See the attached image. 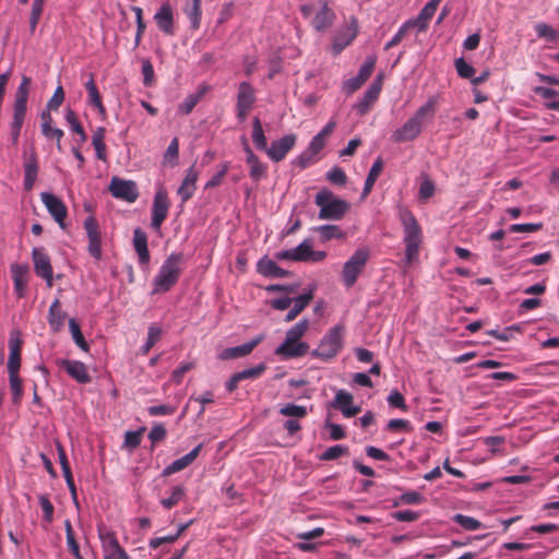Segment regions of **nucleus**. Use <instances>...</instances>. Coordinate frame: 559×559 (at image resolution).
Listing matches in <instances>:
<instances>
[{
	"label": "nucleus",
	"instance_id": "f257e3e1",
	"mask_svg": "<svg viewBox=\"0 0 559 559\" xmlns=\"http://www.w3.org/2000/svg\"><path fill=\"white\" fill-rule=\"evenodd\" d=\"M437 106V96L429 97L402 127L392 133V141L395 143H405L416 140L420 135L425 124L435 117Z\"/></svg>",
	"mask_w": 559,
	"mask_h": 559
},
{
	"label": "nucleus",
	"instance_id": "f03ea898",
	"mask_svg": "<svg viewBox=\"0 0 559 559\" xmlns=\"http://www.w3.org/2000/svg\"><path fill=\"white\" fill-rule=\"evenodd\" d=\"M399 217L403 226V241L406 247L405 263L408 265L418 260L419 247L423 242V231L420 225L409 210L401 209Z\"/></svg>",
	"mask_w": 559,
	"mask_h": 559
},
{
	"label": "nucleus",
	"instance_id": "7ed1b4c3",
	"mask_svg": "<svg viewBox=\"0 0 559 559\" xmlns=\"http://www.w3.org/2000/svg\"><path fill=\"white\" fill-rule=\"evenodd\" d=\"M181 262L182 253L173 252L167 257L154 277V294L166 293L178 282L182 271Z\"/></svg>",
	"mask_w": 559,
	"mask_h": 559
},
{
	"label": "nucleus",
	"instance_id": "20e7f679",
	"mask_svg": "<svg viewBox=\"0 0 559 559\" xmlns=\"http://www.w3.org/2000/svg\"><path fill=\"white\" fill-rule=\"evenodd\" d=\"M314 203L320 207L319 218L325 221H340L350 209V204L334 195L329 189H322L314 198Z\"/></svg>",
	"mask_w": 559,
	"mask_h": 559
},
{
	"label": "nucleus",
	"instance_id": "39448f33",
	"mask_svg": "<svg viewBox=\"0 0 559 559\" xmlns=\"http://www.w3.org/2000/svg\"><path fill=\"white\" fill-rule=\"evenodd\" d=\"M29 85L31 78L24 75L15 93L13 120L11 122V139L14 145L19 142L21 129L26 116Z\"/></svg>",
	"mask_w": 559,
	"mask_h": 559
},
{
	"label": "nucleus",
	"instance_id": "423d86ee",
	"mask_svg": "<svg viewBox=\"0 0 559 559\" xmlns=\"http://www.w3.org/2000/svg\"><path fill=\"white\" fill-rule=\"evenodd\" d=\"M344 326L331 328L321 338L319 346L311 352V356L328 361L336 357L343 348Z\"/></svg>",
	"mask_w": 559,
	"mask_h": 559
},
{
	"label": "nucleus",
	"instance_id": "0eeeda50",
	"mask_svg": "<svg viewBox=\"0 0 559 559\" xmlns=\"http://www.w3.org/2000/svg\"><path fill=\"white\" fill-rule=\"evenodd\" d=\"M369 249L361 248L356 250L349 260L344 264L342 271L343 283L346 287H353L358 276L364 271L369 260Z\"/></svg>",
	"mask_w": 559,
	"mask_h": 559
},
{
	"label": "nucleus",
	"instance_id": "6e6552de",
	"mask_svg": "<svg viewBox=\"0 0 559 559\" xmlns=\"http://www.w3.org/2000/svg\"><path fill=\"white\" fill-rule=\"evenodd\" d=\"M170 207V201L166 189L160 186L153 200L152 205V222L151 225L154 229H159L164 221L167 218Z\"/></svg>",
	"mask_w": 559,
	"mask_h": 559
},
{
	"label": "nucleus",
	"instance_id": "1a4fd4ad",
	"mask_svg": "<svg viewBox=\"0 0 559 559\" xmlns=\"http://www.w3.org/2000/svg\"><path fill=\"white\" fill-rule=\"evenodd\" d=\"M109 192L116 199L133 203L139 198L136 183L132 180H124L119 177H112L109 185Z\"/></svg>",
	"mask_w": 559,
	"mask_h": 559
},
{
	"label": "nucleus",
	"instance_id": "9d476101",
	"mask_svg": "<svg viewBox=\"0 0 559 559\" xmlns=\"http://www.w3.org/2000/svg\"><path fill=\"white\" fill-rule=\"evenodd\" d=\"M296 141V134H286L281 139L273 141L271 146L266 147L265 153L271 160L278 163L283 160L286 155L294 148Z\"/></svg>",
	"mask_w": 559,
	"mask_h": 559
},
{
	"label": "nucleus",
	"instance_id": "9b49d317",
	"mask_svg": "<svg viewBox=\"0 0 559 559\" xmlns=\"http://www.w3.org/2000/svg\"><path fill=\"white\" fill-rule=\"evenodd\" d=\"M40 200L45 204L48 213L59 224L60 227H64V219L68 215V209L63 201L49 192H41Z\"/></svg>",
	"mask_w": 559,
	"mask_h": 559
},
{
	"label": "nucleus",
	"instance_id": "f8f14e48",
	"mask_svg": "<svg viewBox=\"0 0 559 559\" xmlns=\"http://www.w3.org/2000/svg\"><path fill=\"white\" fill-rule=\"evenodd\" d=\"M57 366L81 384L92 381L86 365L80 360L59 359L57 360Z\"/></svg>",
	"mask_w": 559,
	"mask_h": 559
},
{
	"label": "nucleus",
	"instance_id": "ddd939ff",
	"mask_svg": "<svg viewBox=\"0 0 559 559\" xmlns=\"http://www.w3.org/2000/svg\"><path fill=\"white\" fill-rule=\"evenodd\" d=\"M84 228L88 238V252L92 257L99 260L102 258V239L96 218L88 216L84 221Z\"/></svg>",
	"mask_w": 559,
	"mask_h": 559
},
{
	"label": "nucleus",
	"instance_id": "4468645a",
	"mask_svg": "<svg viewBox=\"0 0 559 559\" xmlns=\"http://www.w3.org/2000/svg\"><path fill=\"white\" fill-rule=\"evenodd\" d=\"M23 340L19 330H12L9 337L10 355L8 359L9 373H19Z\"/></svg>",
	"mask_w": 559,
	"mask_h": 559
},
{
	"label": "nucleus",
	"instance_id": "2eb2a0df",
	"mask_svg": "<svg viewBox=\"0 0 559 559\" xmlns=\"http://www.w3.org/2000/svg\"><path fill=\"white\" fill-rule=\"evenodd\" d=\"M36 274L46 280L49 287L52 286V267L50 259L44 248H35L32 252Z\"/></svg>",
	"mask_w": 559,
	"mask_h": 559
},
{
	"label": "nucleus",
	"instance_id": "dca6fc26",
	"mask_svg": "<svg viewBox=\"0 0 559 559\" xmlns=\"http://www.w3.org/2000/svg\"><path fill=\"white\" fill-rule=\"evenodd\" d=\"M383 84V76L379 74L372 84L365 92L364 97L356 104L355 108L360 116H365L378 99Z\"/></svg>",
	"mask_w": 559,
	"mask_h": 559
},
{
	"label": "nucleus",
	"instance_id": "f3484780",
	"mask_svg": "<svg viewBox=\"0 0 559 559\" xmlns=\"http://www.w3.org/2000/svg\"><path fill=\"white\" fill-rule=\"evenodd\" d=\"M358 34V24L357 20L355 17L350 19L349 24L343 28L340 29L334 38H333V52L340 53L344 48H346L357 36Z\"/></svg>",
	"mask_w": 559,
	"mask_h": 559
},
{
	"label": "nucleus",
	"instance_id": "a211bd4d",
	"mask_svg": "<svg viewBox=\"0 0 559 559\" xmlns=\"http://www.w3.org/2000/svg\"><path fill=\"white\" fill-rule=\"evenodd\" d=\"M335 19V13L329 7V2L322 0L320 8L316 11L313 17L311 19L310 24L316 31L323 32L334 24Z\"/></svg>",
	"mask_w": 559,
	"mask_h": 559
},
{
	"label": "nucleus",
	"instance_id": "6ab92c4d",
	"mask_svg": "<svg viewBox=\"0 0 559 559\" xmlns=\"http://www.w3.org/2000/svg\"><path fill=\"white\" fill-rule=\"evenodd\" d=\"M264 340V334H259L250 342L239 346L228 347L222 350L218 358L222 360H230L240 357H246L252 353V350Z\"/></svg>",
	"mask_w": 559,
	"mask_h": 559
},
{
	"label": "nucleus",
	"instance_id": "aec40b11",
	"mask_svg": "<svg viewBox=\"0 0 559 559\" xmlns=\"http://www.w3.org/2000/svg\"><path fill=\"white\" fill-rule=\"evenodd\" d=\"M353 400L354 397L349 392L343 389L337 390L332 402V407L341 411L342 414L347 418L354 417L359 414L361 409L359 406L353 405Z\"/></svg>",
	"mask_w": 559,
	"mask_h": 559
},
{
	"label": "nucleus",
	"instance_id": "412c9836",
	"mask_svg": "<svg viewBox=\"0 0 559 559\" xmlns=\"http://www.w3.org/2000/svg\"><path fill=\"white\" fill-rule=\"evenodd\" d=\"M309 350V344L306 342L290 343L285 337L284 342L275 349V355L283 359H293L304 357Z\"/></svg>",
	"mask_w": 559,
	"mask_h": 559
},
{
	"label": "nucleus",
	"instance_id": "4be33fe9",
	"mask_svg": "<svg viewBox=\"0 0 559 559\" xmlns=\"http://www.w3.org/2000/svg\"><path fill=\"white\" fill-rule=\"evenodd\" d=\"M293 251L296 262H320L326 257L324 251H314L309 239L304 240Z\"/></svg>",
	"mask_w": 559,
	"mask_h": 559
},
{
	"label": "nucleus",
	"instance_id": "5701e85b",
	"mask_svg": "<svg viewBox=\"0 0 559 559\" xmlns=\"http://www.w3.org/2000/svg\"><path fill=\"white\" fill-rule=\"evenodd\" d=\"M154 20L159 31L166 35L175 34L173 8L168 2L159 8L154 15Z\"/></svg>",
	"mask_w": 559,
	"mask_h": 559
},
{
	"label": "nucleus",
	"instance_id": "b1692460",
	"mask_svg": "<svg viewBox=\"0 0 559 559\" xmlns=\"http://www.w3.org/2000/svg\"><path fill=\"white\" fill-rule=\"evenodd\" d=\"M198 177L199 173L197 171L194 165L187 169L185 178L177 190V193L180 197L182 203H186L194 194Z\"/></svg>",
	"mask_w": 559,
	"mask_h": 559
},
{
	"label": "nucleus",
	"instance_id": "393cba45",
	"mask_svg": "<svg viewBox=\"0 0 559 559\" xmlns=\"http://www.w3.org/2000/svg\"><path fill=\"white\" fill-rule=\"evenodd\" d=\"M24 189L31 191L37 179L39 171L37 153L32 151L31 154L24 159Z\"/></svg>",
	"mask_w": 559,
	"mask_h": 559
},
{
	"label": "nucleus",
	"instance_id": "a878e982",
	"mask_svg": "<svg viewBox=\"0 0 559 559\" xmlns=\"http://www.w3.org/2000/svg\"><path fill=\"white\" fill-rule=\"evenodd\" d=\"M441 0H430L428 1L425 7L421 9L419 14L415 20L407 21L411 23L412 27H417L418 31L424 32L427 29L428 24L432 16L435 15Z\"/></svg>",
	"mask_w": 559,
	"mask_h": 559
},
{
	"label": "nucleus",
	"instance_id": "bb28decb",
	"mask_svg": "<svg viewBox=\"0 0 559 559\" xmlns=\"http://www.w3.org/2000/svg\"><path fill=\"white\" fill-rule=\"evenodd\" d=\"M202 447H203V444L200 443L194 449H192L188 454L183 455L180 459L175 460L171 464H169L168 466H166L163 469L162 475L169 476V475L178 473V472L185 469L186 467H188L189 465H191L194 462V460L198 457V455L200 454Z\"/></svg>",
	"mask_w": 559,
	"mask_h": 559
},
{
	"label": "nucleus",
	"instance_id": "cd10ccee",
	"mask_svg": "<svg viewBox=\"0 0 559 559\" xmlns=\"http://www.w3.org/2000/svg\"><path fill=\"white\" fill-rule=\"evenodd\" d=\"M11 273L14 283V292L17 298L25 297L28 282V267L23 264H12Z\"/></svg>",
	"mask_w": 559,
	"mask_h": 559
},
{
	"label": "nucleus",
	"instance_id": "c85d7f7f",
	"mask_svg": "<svg viewBox=\"0 0 559 559\" xmlns=\"http://www.w3.org/2000/svg\"><path fill=\"white\" fill-rule=\"evenodd\" d=\"M257 271L265 277L284 278L290 275L289 271L280 267L273 260L267 257H263L258 261Z\"/></svg>",
	"mask_w": 559,
	"mask_h": 559
},
{
	"label": "nucleus",
	"instance_id": "c756f323",
	"mask_svg": "<svg viewBox=\"0 0 559 559\" xmlns=\"http://www.w3.org/2000/svg\"><path fill=\"white\" fill-rule=\"evenodd\" d=\"M133 246L138 254L140 265L147 266L151 261L147 248V235L140 228L134 230Z\"/></svg>",
	"mask_w": 559,
	"mask_h": 559
},
{
	"label": "nucleus",
	"instance_id": "7c9ffc66",
	"mask_svg": "<svg viewBox=\"0 0 559 559\" xmlns=\"http://www.w3.org/2000/svg\"><path fill=\"white\" fill-rule=\"evenodd\" d=\"M98 534L105 555L115 556L121 550H123L114 532L109 530L99 528Z\"/></svg>",
	"mask_w": 559,
	"mask_h": 559
},
{
	"label": "nucleus",
	"instance_id": "2f4dec72",
	"mask_svg": "<svg viewBox=\"0 0 559 559\" xmlns=\"http://www.w3.org/2000/svg\"><path fill=\"white\" fill-rule=\"evenodd\" d=\"M255 100L254 87L246 81L239 83L236 105L253 108Z\"/></svg>",
	"mask_w": 559,
	"mask_h": 559
},
{
	"label": "nucleus",
	"instance_id": "473e14b6",
	"mask_svg": "<svg viewBox=\"0 0 559 559\" xmlns=\"http://www.w3.org/2000/svg\"><path fill=\"white\" fill-rule=\"evenodd\" d=\"M40 120L41 133L48 139H56V142H60L64 133L61 129L51 126L53 120L48 110L41 111Z\"/></svg>",
	"mask_w": 559,
	"mask_h": 559
},
{
	"label": "nucleus",
	"instance_id": "72a5a7b5",
	"mask_svg": "<svg viewBox=\"0 0 559 559\" xmlns=\"http://www.w3.org/2000/svg\"><path fill=\"white\" fill-rule=\"evenodd\" d=\"M66 313L61 310L59 299H55L48 311V322L53 331H58L64 322Z\"/></svg>",
	"mask_w": 559,
	"mask_h": 559
},
{
	"label": "nucleus",
	"instance_id": "f704fd0d",
	"mask_svg": "<svg viewBox=\"0 0 559 559\" xmlns=\"http://www.w3.org/2000/svg\"><path fill=\"white\" fill-rule=\"evenodd\" d=\"M85 88L88 95V103L96 107L100 115H105L106 108L102 102V96L97 90L93 75H91V79L85 83Z\"/></svg>",
	"mask_w": 559,
	"mask_h": 559
},
{
	"label": "nucleus",
	"instance_id": "c9c22d12",
	"mask_svg": "<svg viewBox=\"0 0 559 559\" xmlns=\"http://www.w3.org/2000/svg\"><path fill=\"white\" fill-rule=\"evenodd\" d=\"M382 169H383V160H382L381 157H378L374 160V163L372 164V166H371V168L369 170V174H368V176L366 178L364 190H362V195L364 197H367L371 192V190H372V188H373L378 177L380 176Z\"/></svg>",
	"mask_w": 559,
	"mask_h": 559
},
{
	"label": "nucleus",
	"instance_id": "e433bc0d",
	"mask_svg": "<svg viewBox=\"0 0 559 559\" xmlns=\"http://www.w3.org/2000/svg\"><path fill=\"white\" fill-rule=\"evenodd\" d=\"M183 12L191 22V27L198 29L201 25L202 9L201 3L187 1L183 7Z\"/></svg>",
	"mask_w": 559,
	"mask_h": 559
},
{
	"label": "nucleus",
	"instance_id": "4c0bfd02",
	"mask_svg": "<svg viewBox=\"0 0 559 559\" xmlns=\"http://www.w3.org/2000/svg\"><path fill=\"white\" fill-rule=\"evenodd\" d=\"M106 129L103 127L97 128L92 136V144L96 152V157L99 160H106V144L104 142Z\"/></svg>",
	"mask_w": 559,
	"mask_h": 559
},
{
	"label": "nucleus",
	"instance_id": "58836bf2",
	"mask_svg": "<svg viewBox=\"0 0 559 559\" xmlns=\"http://www.w3.org/2000/svg\"><path fill=\"white\" fill-rule=\"evenodd\" d=\"M252 141L258 150L265 152L267 147V140L264 134L262 123L258 117H254L252 121Z\"/></svg>",
	"mask_w": 559,
	"mask_h": 559
},
{
	"label": "nucleus",
	"instance_id": "ea45409f",
	"mask_svg": "<svg viewBox=\"0 0 559 559\" xmlns=\"http://www.w3.org/2000/svg\"><path fill=\"white\" fill-rule=\"evenodd\" d=\"M308 329L309 321L307 319H302L286 332L285 337L288 338L290 343L301 342V338L304 337Z\"/></svg>",
	"mask_w": 559,
	"mask_h": 559
},
{
	"label": "nucleus",
	"instance_id": "a19ab883",
	"mask_svg": "<svg viewBox=\"0 0 559 559\" xmlns=\"http://www.w3.org/2000/svg\"><path fill=\"white\" fill-rule=\"evenodd\" d=\"M247 165L250 169L249 176L253 181L259 182L260 180L266 178L267 166L266 164L262 163L259 157L248 163Z\"/></svg>",
	"mask_w": 559,
	"mask_h": 559
},
{
	"label": "nucleus",
	"instance_id": "79ce46f5",
	"mask_svg": "<svg viewBox=\"0 0 559 559\" xmlns=\"http://www.w3.org/2000/svg\"><path fill=\"white\" fill-rule=\"evenodd\" d=\"M69 328H70V332H71V335H72V338H73L74 343L83 352L87 353L90 350V345L85 341L84 335H83V333L81 331V328H80V325H79V323L76 322L75 319H70L69 320Z\"/></svg>",
	"mask_w": 559,
	"mask_h": 559
},
{
	"label": "nucleus",
	"instance_id": "37998d69",
	"mask_svg": "<svg viewBox=\"0 0 559 559\" xmlns=\"http://www.w3.org/2000/svg\"><path fill=\"white\" fill-rule=\"evenodd\" d=\"M10 389L12 392V402L20 405L23 397L22 379L19 373H9Z\"/></svg>",
	"mask_w": 559,
	"mask_h": 559
},
{
	"label": "nucleus",
	"instance_id": "c03bdc74",
	"mask_svg": "<svg viewBox=\"0 0 559 559\" xmlns=\"http://www.w3.org/2000/svg\"><path fill=\"white\" fill-rule=\"evenodd\" d=\"M178 156H179V140H178V138H174L170 141L166 152L164 153L163 164L174 167L178 163Z\"/></svg>",
	"mask_w": 559,
	"mask_h": 559
},
{
	"label": "nucleus",
	"instance_id": "a18cd8bd",
	"mask_svg": "<svg viewBox=\"0 0 559 559\" xmlns=\"http://www.w3.org/2000/svg\"><path fill=\"white\" fill-rule=\"evenodd\" d=\"M316 231L320 234L322 241H329L331 239H340L344 237V233L336 225H322L316 228Z\"/></svg>",
	"mask_w": 559,
	"mask_h": 559
},
{
	"label": "nucleus",
	"instance_id": "49530a36",
	"mask_svg": "<svg viewBox=\"0 0 559 559\" xmlns=\"http://www.w3.org/2000/svg\"><path fill=\"white\" fill-rule=\"evenodd\" d=\"M66 120L69 123L71 130L80 136V141L84 143L87 139V135L80 123L76 114L72 109H68L66 112Z\"/></svg>",
	"mask_w": 559,
	"mask_h": 559
},
{
	"label": "nucleus",
	"instance_id": "de8ad7c7",
	"mask_svg": "<svg viewBox=\"0 0 559 559\" xmlns=\"http://www.w3.org/2000/svg\"><path fill=\"white\" fill-rule=\"evenodd\" d=\"M280 414L286 417L293 418H305L308 414L307 408L301 405H296L293 403L285 404L280 408Z\"/></svg>",
	"mask_w": 559,
	"mask_h": 559
},
{
	"label": "nucleus",
	"instance_id": "09e8293b",
	"mask_svg": "<svg viewBox=\"0 0 559 559\" xmlns=\"http://www.w3.org/2000/svg\"><path fill=\"white\" fill-rule=\"evenodd\" d=\"M185 493L186 490L183 486H175L171 489V495L168 498L163 499L160 503L165 509L170 510L171 508L179 503V501L185 497Z\"/></svg>",
	"mask_w": 559,
	"mask_h": 559
},
{
	"label": "nucleus",
	"instance_id": "8fccbe9b",
	"mask_svg": "<svg viewBox=\"0 0 559 559\" xmlns=\"http://www.w3.org/2000/svg\"><path fill=\"white\" fill-rule=\"evenodd\" d=\"M45 1L46 0H34L33 1L31 16H29V29L32 33L35 32V29L40 21Z\"/></svg>",
	"mask_w": 559,
	"mask_h": 559
},
{
	"label": "nucleus",
	"instance_id": "3c124183",
	"mask_svg": "<svg viewBox=\"0 0 559 559\" xmlns=\"http://www.w3.org/2000/svg\"><path fill=\"white\" fill-rule=\"evenodd\" d=\"M203 94L204 92L200 91L198 93L188 95L179 105V111L186 115L190 114L194 109L197 104L201 100Z\"/></svg>",
	"mask_w": 559,
	"mask_h": 559
},
{
	"label": "nucleus",
	"instance_id": "603ef678",
	"mask_svg": "<svg viewBox=\"0 0 559 559\" xmlns=\"http://www.w3.org/2000/svg\"><path fill=\"white\" fill-rule=\"evenodd\" d=\"M348 453V448L342 444H336L333 447L328 448L321 455L320 460L322 461H332L336 460L342 455H345Z\"/></svg>",
	"mask_w": 559,
	"mask_h": 559
},
{
	"label": "nucleus",
	"instance_id": "864d4df0",
	"mask_svg": "<svg viewBox=\"0 0 559 559\" xmlns=\"http://www.w3.org/2000/svg\"><path fill=\"white\" fill-rule=\"evenodd\" d=\"M454 521L468 531H475L481 527V523L478 520L464 514H456Z\"/></svg>",
	"mask_w": 559,
	"mask_h": 559
},
{
	"label": "nucleus",
	"instance_id": "5fc2aeb1",
	"mask_svg": "<svg viewBox=\"0 0 559 559\" xmlns=\"http://www.w3.org/2000/svg\"><path fill=\"white\" fill-rule=\"evenodd\" d=\"M63 100H64V91H63V87L61 85H59L56 88L51 98L48 100L45 110H48V112H50L51 110H58L59 107L62 105Z\"/></svg>",
	"mask_w": 559,
	"mask_h": 559
},
{
	"label": "nucleus",
	"instance_id": "6e6d98bb",
	"mask_svg": "<svg viewBox=\"0 0 559 559\" xmlns=\"http://www.w3.org/2000/svg\"><path fill=\"white\" fill-rule=\"evenodd\" d=\"M424 497L417 492V491H407L405 493H403L400 498H399V501H395L393 503L394 507H397L400 503H404V504H420L423 503L424 501Z\"/></svg>",
	"mask_w": 559,
	"mask_h": 559
},
{
	"label": "nucleus",
	"instance_id": "4d7b16f0",
	"mask_svg": "<svg viewBox=\"0 0 559 559\" xmlns=\"http://www.w3.org/2000/svg\"><path fill=\"white\" fill-rule=\"evenodd\" d=\"M535 31L538 37L546 38L548 40H556L558 38V32L546 23H537Z\"/></svg>",
	"mask_w": 559,
	"mask_h": 559
},
{
	"label": "nucleus",
	"instance_id": "13d9d810",
	"mask_svg": "<svg viewBox=\"0 0 559 559\" xmlns=\"http://www.w3.org/2000/svg\"><path fill=\"white\" fill-rule=\"evenodd\" d=\"M314 156H316V154L307 148L306 151H304L300 155H298L293 160V164L298 166L301 169H305V168L311 166L312 164H314V162H316Z\"/></svg>",
	"mask_w": 559,
	"mask_h": 559
},
{
	"label": "nucleus",
	"instance_id": "bf43d9fd",
	"mask_svg": "<svg viewBox=\"0 0 559 559\" xmlns=\"http://www.w3.org/2000/svg\"><path fill=\"white\" fill-rule=\"evenodd\" d=\"M266 367L264 364H260L255 367L245 369L242 371L236 372L240 381L247 379H257L265 371Z\"/></svg>",
	"mask_w": 559,
	"mask_h": 559
},
{
	"label": "nucleus",
	"instance_id": "052dcab7",
	"mask_svg": "<svg viewBox=\"0 0 559 559\" xmlns=\"http://www.w3.org/2000/svg\"><path fill=\"white\" fill-rule=\"evenodd\" d=\"M144 431V428H141L138 431H127L124 433V447L128 449H135L141 443V437Z\"/></svg>",
	"mask_w": 559,
	"mask_h": 559
},
{
	"label": "nucleus",
	"instance_id": "680f3d73",
	"mask_svg": "<svg viewBox=\"0 0 559 559\" xmlns=\"http://www.w3.org/2000/svg\"><path fill=\"white\" fill-rule=\"evenodd\" d=\"M455 69L457 71V74L463 79H472L475 69L468 64L463 58H459L455 60Z\"/></svg>",
	"mask_w": 559,
	"mask_h": 559
},
{
	"label": "nucleus",
	"instance_id": "e2e57ef3",
	"mask_svg": "<svg viewBox=\"0 0 559 559\" xmlns=\"http://www.w3.org/2000/svg\"><path fill=\"white\" fill-rule=\"evenodd\" d=\"M411 23L408 22H405L400 28L399 31L396 32V34L392 37V39L386 43L384 49L385 50H389L395 46H397L405 37L408 28H411Z\"/></svg>",
	"mask_w": 559,
	"mask_h": 559
},
{
	"label": "nucleus",
	"instance_id": "0e129e2a",
	"mask_svg": "<svg viewBox=\"0 0 559 559\" xmlns=\"http://www.w3.org/2000/svg\"><path fill=\"white\" fill-rule=\"evenodd\" d=\"M326 178L334 185L343 186L346 183L347 177L345 171L340 167L332 168L328 174Z\"/></svg>",
	"mask_w": 559,
	"mask_h": 559
},
{
	"label": "nucleus",
	"instance_id": "69168bd1",
	"mask_svg": "<svg viewBox=\"0 0 559 559\" xmlns=\"http://www.w3.org/2000/svg\"><path fill=\"white\" fill-rule=\"evenodd\" d=\"M376 67V58L374 57H368L366 61L362 63V66L359 69L358 76L362 81H367L370 75L372 74Z\"/></svg>",
	"mask_w": 559,
	"mask_h": 559
},
{
	"label": "nucleus",
	"instance_id": "338daca9",
	"mask_svg": "<svg viewBox=\"0 0 559 559\" xmlns=\"http://www.w3.org/2000/svg\"><path fill=\"white\" fill-rule=\"evenodd\" d=\"M167 436V431L165 429V427L159 424V423H156L153 425L150 433H148V439L151 440V442L153 444L157 443V442H160L163 441Z\"/></svg>",
	"mask_w": 559,
	"mask_h": 559
},
{
	"label": "nucleus",
	"instance_id": "774afa93",
	"mask_svg": "<svg viewBox=\"0 0 559 559\" xmlns=\"http://www.w3.org/2000/svg\"><path fill=\"white\" fill-rule=\"evenodd\" d=\"M386 429L390 431H400L401 430V431L409 432V431H412V426L407 419L395 418V419H391L388 423Z\"/></svg>",
	"mask_w": 559,
	"mask_h": 559
}]
</instances>
